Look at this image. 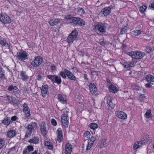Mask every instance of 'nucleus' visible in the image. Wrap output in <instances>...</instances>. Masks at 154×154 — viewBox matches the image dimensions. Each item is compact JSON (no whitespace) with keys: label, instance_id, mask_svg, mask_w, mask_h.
Masks as SVG:
<instances>
[{"label":"nucleus","instance_id":"44","mask_svg":"<svg viewBox=\"0 0 154 154\" xmlns=\"http://www.w3.org/2000/svg\"><path fill=\"white\" fill-rule=\"evenodd\" d=\"M7 97L8 100L11 102H13L15 100V98L12 96H7Z\"/></svg>","mask_w":154,"mask_h":154},{"label":"nucleus","instance_id":"24","mask_svg":"<svg viewBox=\"0 0 154 154\" xmlns=\"http://www.w3.org/2000/svg\"><path fill=\"white\" fill-rule=\"evenodd\" d=\"M20 76L21 79L24 81L26 80L28 78V76L26 75V72L24 71L21 72Z\"/></svg>","mask_w":154,"mask_h":154},{"label":"nucleus","instance_id":"25","mask_svg":"<svg viewBox=\"0 0 154 154\" xmlns=\"http://www.w3.org/2000/svg\"><path fill=\"white\" fill-rule=\"evenodd\" d=\"M28 142L34 144L38 143L39 142V139L37 137H34L33 138L29 140Z\"/></svg>","mask_w":154,"mask_h":154},{"label":"nucleus","instance_id":"11","mask_svg":"<svg viewBox=\"0 0 154 154\" xmlns=\"http://www.w3.org/2000/svg\"><path fill=\"white\" fill-rule=\"evenodd\" d=\"M111 9L109 7H106L103 8L100 12L102 16H106L108 15L111 11Z\"/></svg>","mask_w":154,"mask_h":154},{"label":"nucleus","instance_id":"27","mask_svg":"<svg viewBox=\"0 0 154 154\" xmlns=\"http://www.w3.org/2000/svg\"><path fill=\"white\" fill-rule=\"evenodd\" d=\"M75 10L77 11L78 14L81 16H82L85 13L84 9L80 8H77V9L75 8Z\"/></svg>","mask_w":154,"mask_h":154},{"label":"nucleus","instance_id":"39","mask_svg":"<svg viewBox=\"0 0 154 154\" xmlns=\"http://www.w3.org/2000/svg\"><path fill=\"white\" fill-rule=\"evenodd\" d=\"M151 111L150 110H148L146 113H145V115L146 118H150L151 117Z\"/></svg>","mask_w":154,"mask_h":154},{"label":"nucleus","instance_id":"28","mask_svg":"<svg viewBox=\"0 0 154 154\" xmlns=\"http://www.w3.org/2000/svg\"><path fill=\"white\" fill-rule=\"evenodd\" d=\"M147 138H148V137L147 135L144 136L142 138V140L140 142V144H141L142 146L143 144H145L147 143V142L148 141Z\"/></svg>","mask_w":154,"mask_h":154},{"label":"nucleus","instance_id":"47","mask_svg":"<svg viewBox=\"0 0 154 154\" xmlns=\"http://www.w3.org/2000/svg\"><path fill=\"white\" fill-rule=\"evenodd\" d=\"M91 143L88 141V144L86 148V150H88L90 149L93 144H91Z\"/></svg>","mask_w":154,"mask_h":154},{"label":"nucleus","instance_id":"34","mask_svg":"<svg viewBox=\"0 0 154 154\" xmlns=\"http://www.w3.org/2000/svg\"><path fill=\"white\" fill-rule=\"evenodd\" d=\"M89 127L91 129L94 130L98 127V125L96 123H92L89 125Z\"/></svg>","mask_w":154,"mask_h":154},{"label":"nucleus","instance_id":"64","mask_svg":"<svg viewBox=\"0 0 154 154\" xmlns=\"http://www.w3.org/2000/svg\"><path fill=\"white\" fill-rule=\"evenodd\" d=\"M15 149V148L14 147H13L12 148H11L9 149L8 152L9 153L10 152H11L12 150H14Z\"/></svg>","mask_w":154,"mask_h":154},{"label":"nucleus","instance_id":"58","mask_svg":"<svg viewBox=\"0 0 154 154\" xmlns=\"http://www.w3.org/2000/svg\"><path fill=\"white\" fill-rule=\"evenodd\" d=\"M143 27V25L142 24H140L137 26V29H139V30H140V31L142 29Z\"/></svg>","mask_w":154,"mask_h":154},{"label":"nucleus","instance_id":"56","mask_svg":"<svg viewBox=\"0 0 154 154\" xmlns=\"http://www.w3.org/2000/svg\"><path fill=\"white\" fill-rule=\"evenodd\" d=\"M56 69V67L54 65H52L51 66V69L52 72L55 71Z\"/></svg>","mask_w":154,"mask_h":154},{"label":"nucleus","instance_id":"12","mask_svg":"<svg viewBox=\"0 0 154 154\" xmlns=\"http://www.w3.org/2000/svg\"><path fill=\"white\" fill-rule=\"evenodd\" d=\"M23 111L27 117L30 116V111L27 104L24 103L23 105Z\"/></svg>","mask_w":154,"mask_h":154},{"label":"nucleus","instance_id":"16","mask_svg":"<svg viewBox=\"0 0 154 154\" xmlns=\"http://www.w3.org/2000/svg\"><path fill=\"white\" fill-rule=\"evenodd\" d=\"M33 150V147L32 146H28L25 149L23 152V154H29Z\"/></svg>","mask_w":154,"mask_h":154},{"label":"nucleus","instance_id":"4","mask_svg":"<svg viewBox=\"0 0 154 154\" xmlns=\"http://www.w3.org/2000/svg\"><path fill=\"white\" fill-rule=\"evenodd\" d=\"M43 58L40 56H37L35 57L34 60L32 62L31 64L34 67H37L42 62Z\"/></svg>","mask_w":154,"mask_h":154},{"label":"nucleus","instance_id":"49","mask_svg":"<svg viewBox=\"0 0 154 154\" xmlns=\"http://www.w3.org/2000/svg\"><path fill=\"white\" fill-rule=\"evenodd\" d=\"M23 90L24 92L26 94H29V90L26 87H23Z\"/></svg>","mask_w":154,"mask_h":154},{"label":"nucleus","instance_id":"45","mask_svg":"<svg viewBox=\"0 0 154 154\" xmlns=\"http://www.w3.org/2000/svg\"><path fill=\"white\" fill-rule=\"evenodd\" d=\"M60 75L63 78L65 79L66 78V74L65 72L61 71L60 73Z\"/></svg>","mask_w":154,"mask_h":154},{"label":"nucleus","instance_id":"22","mask_svg":"<svg viewBox=\"0 0 154 154\" xmlns=\"http://www.w3.org/2000/svg\"><path fill=\"white\" fill-rule=\"evenodd\" d=\"M60 21V19H53L49 21V23L51 26H54L57 25Z\"/></svg>","mask_w":154,"mask_h":154},{"label":"nucleus","instance_id":"41","mask_svg":"<svg viewBox=\"0 0 154 154\" xmlns=\"http://www.w3.org/2000/svg\"><path fill=\"white\" fill-rule=\"evenodd\" d=\"M5 144V140L2 139H0V149H2Z\"/></svg>","mask_w":154,"mask_h":154},{"label":"nucleus","instance_id":"62","mask_svg":"<svg viewBox=\"0 0 154 154\" xmlns=\"http://www.w3.org/2000/svg\"><path fill=\"white\" fill-rule=\"evenodd\" d=\"M152 49L151 48L149 47L148 48H147L146 51L148 52H149L151 51Z\"/></svg>","mask_w":154,"mask_h":154},{"label":"nucleus","instance_id":"48","mask_svg":"<svg viewBox=\"0 0 154 154\" xmlns=\"http://www.w3.org/2000/svg\"><path fill=\"white\" fill-rule=\"evenodd\" d=\"M105 141H101L99 143L98 145L99 146L100 148L103 147L104 146V145L105 144Z\"/></svg>","mask_w":154,"mask_h":154},{"label":"nucleus","instance_id":"36","mask_svg":"<svg viewBox=\"0 0 154 154\" xmlns=\"http://www.w3.org/2000/svg\"><path fill=\"white\" fill-rule=\"evenodd\" d=\"M55 75H48L47 77L48 79L51 80V81L54 82Z\"/></svg>","mask_w":154,"mask_h":154},{"label":"nucleus","instance_id":"61","mask_svg":"<svg viewBox=\"0 0 154 154\" xmlns=\"http://www.w3.org/2000/svg\"><path fill=\"white\" fill-rule=\"evenodd\" d=\"M91 74L92 75H97V73L95 71H92L91 72Z\"/></svg>","mask_w":154,"mask_h":154},{"label":"nucleus","instance_id":"38","mask_svg":"<svg viewBox=\"0 0 154 154\" xmlns=\"http://www.w3.org/2000/svg\"><path fill=\"white\" fill-rule=\"evenodd\" d=\"M146 8L147 7L146 6L144 5H143L140 8L139 11L143 13L145 11Z\"/></svg>","mask_w":154,"mask_h":154},{"label":"nucleus","instance_id":"35","mask_svg":"<svg viewBox=\"0 0 154 154\" xmlns=\"http://www.w3.org/2000/svg\"><path fill=\"white\" fill-rule=\"evenodd\" d=\"M3 122L5 125H8L11 122V121L9 119H5L3 121Z\"/></svg>","mask_w":154,"mask_h":154},{"label":"nucleus","instance_id":"43","mask_svg":"<svg viewBox=\"0 0 154 154\" xmlns=\"http://www.w3.org/2000/svg\"><path fill=\"white\" fill-rule=\"evenodd\" d=\"M96 138L95 137H91L90 139L88 140V141L91 143V144H93L94 141L96 140Z\"/></svg>","mask_w":154,"mask_h":154},{"label":"nucleus","instance_id":"6","mask_svg":"<svg viewBox=\"0 0 154 154\" xmlns=\"http://www.w3.org/2000/svg\"><path fill=\"white\" fill-rule=\"evenodd\" d=\"M94 27L95 30H98L101 33H104L106 32V27L103 24H98Z\"/></svg>","mask_w":154,"mask_h":154},{"label":"nucleus","instance_id":"3","mask_svg":"<svg viewBox=\"0 0 154 154\" xmlns=\"http://www.w3.org/2000/svg\"><path fill=\"white\" fill-rule=\"evenodd\" d=\"M78 35V32L76 30H74L69 35L67 38V42L68 43H72L75 40Z\"/></svg>","mask_w":154,"mask_h":154},{"label":"nucleus","instance_id":"20","mask_svg":"<svg viewBox=\"0 0 154 154\" xmlns=\"http://www.w3.org/2000/svg\"><path fill=\"white\" fill-rule=\"evenodd\" d=\"M48 91V86L45 85L42 86L41 92L43 96L45 97L47 94Z\"/></svg>","mask_w":154,"mask_h":154},{"label":"nucleus","instance_id":"42","mask_svg":"<svg viewBox=\"0 0 154 154\" xmlns=\"http://www.w3.org/2000/svg\"><path fill=\"white\" fill-rule=\"evenodd\" d=\"M123 65L124 67L126 69H129V67H130L129 63H128L126 62H124L123 64Z\"/></svg>","mask_w":154,"mask_h":154},{"label":"nucleus","instance_id":"9","mask_svg":"<svg viewBox=\"0 0 154 154\" xmlns=\"http://www.w3.org/2000/svg\"><path fill=\"white\" fill-rule=\"evenodd\" d=\"M115 114L117 117L123 119H125L127 118L126 114L122 111H116V112Z\"/></svg>","mask_w":154,"mask_h":154},{"label":"nucleus","instance_id":"59","mask_svg":"<svg viewBox=\"0 0 154 154\" xmlns=\"http://www.w3.org/2000/svg\"><path fill=\"white\" fill-rule=\"evenodd\" d=\"M13 86L12 85H11L9 86L8 89L10 91H11L13 90Z\"/></svg>","mask_w":154,"mask_h":154},{"label":"nucleus","instance_id":"15","mask_svg":"<svg viewBox=\"0 0 154 154\" xmlns=\"http://www.w3.org/2000/svg\"><path fill=\"white\" fill-rule=\"evenodd\" d=\"M146 80L152 85H154V77L151 75H148L146 76Z\"/></svg>","mask_w":154,"mask_h":154},{"label":"nucleus","instance_id":"18","mask_svg":"<svg viewBox=\"0 0 154 154\" xmlns=\"http://www.w3.org/2000/svg\"><path fill=\"white\" fill-rule=\"evenodd\" d=\"M57 140L59 142L61 141L63 138V135L61 129L59 128L58 129L57 132Z\"/></svg>","mask_w":154,"mask_h":154},{"label":"nucleus","instance_id":"21","mask_svg":"<svg viewBox=\"0 0 154 154\" xmlns=\"http://www.w3.org/2000/svg\"><path fill=\"white\" fill-rule=\"evenodd\" d=\"M16 134V132L15 131L11 130L8 131L7 137L11 138L14 137Z\"/></svg>","mask_w":154,"mask_h":154},{"label":"nucleus","instance_id":"53","mask_svg":"<svg viewBox=\"0 0 154 154\" xmlns=\"http://www.w3.org/2000/svg\"><path fill=\"white\" fill-rule=\"evenodd\" d=\"M145 97L143 94H141L139 97L140 100L141 101L145 99Z\"/></svg>","mask_w":154,"mask_h":154},{"label":"nucleus","instance_id":"54","mask_svg":"<svg viewBox=\"0 0 154 154\" xmlns=\"http://www.w3.org/2000/svg\"><path fill=\"white\" fill-rule=\"evenodd\" d=\"M71 17V16L70 15H69V16L68 15V16H66L65 17V19L69 20V21L70 22H70H71V19L72 17Z\"/></svg>","mask_w":154,"mask_h":154},{"label":"nucleus","instance_id":"5","mask_svg":"<svg viewBox=\"0 0 154 154\" xmlns=\"http://www.w3.org/2000/svg\"><path fill=\"white\" fill-rule=\"evenodd\" d=\"M0 21L4 24L10 23L11 22V20L8 16L0 14Z\"/></svg>","mask_w":154,"mask_h":154},{"label":"nucleus","instance_id":"55","mask_svg":"<svg viewBox=\"0 0 154 154\" xmlns=\"http://www.w3.org/2000/svg\"><path fill=\"white\" fill-rule=\"evenodd\" d=\"M51 123L54 126H56L57 125L56 121L54 119H51Z\"/></svg>","mask_w":154,"mask_h":154},{"label":"nucleus","instance_id":"46","mask_svg":"<svg viewBox=\"0 0 154 154\" xmlns=\"http://www.w3.org/2000/svg\"><path fill=\"white\" fill-rule=\"evenodd\" d=\"M84 135L85 137L88 138L90 137L91 134L89 131H86L84 133Z\"/></svg>","mask_w":154,"mask_h":154},{"label":"nucleus","instance_id":"26","mask_svg":"<svg viewBox=\"0 0 154 154\" xmlns=\"http://www.w3.org/2000/svg\"><path fill=\"white\" fill-rule=\"evenodd\" d=\"M44 145L47 146L49 149H51L53 148L52 143L49 141H46L44 143Z\"/></svg>","mask_w":154,"mask_h":154},{"label":"nucleus","instance_id":"51","mask_svg":"<svg viewBox=\"0 0 154 154\" xmlns=\"http://www.w3.org/2000/svg\"><path fill=\"white\" fill-rule=\"evenodd\" d=\"M75 100L77 102L80 101L82 99L80 95H78L75 97Z\"/></svg>","mask_w":154,"mask_h":154},{"label":"nucleus","instance_id":"40","mask_svg":"<svg viewBox=\"0 0 154 154\" xmlns=\"http://www.w3.org/2000/svg\"><path fill=\"white\" fill-rule=\"evenodd\" d=\"M0 44L3 46L5 47L7 46L8 45V43L6 42L5 41L0 40Z\"/></svg>","mask_w":154,"mask_h":154},{"label":"nucleus","instance_id":"19","mask_svg":"<svg viewBox=\"0 0 154 154\" xmlns=\"http://www.w3.org/2000/svg\"><path fill=\"white\" fill-rule=\"evenodd\" d=\"M57 97L58 100L62 103L65 104L66 103V98L62 94H58L57 95Z\"/></svg>","mask_w":154,"mask_h":154},{"label":"nucleus","instance_id":"31","mask_svg":"<svg viewBox=\"0 0 154 154\" xmlns=\"http://www.w3.org/2000/svg\"><path fill=\"white\" fill-rule=\"evenodd\" d=\"M79 18L76 17H72L71 19V23H72L75 24L77 25L78 21L79 20Z\"/></svg>","mask_w":154,"mask_h":154},{"label":"nucleus","instance_id":"30","mask_svg":"<svg viewBox=\"0 0 154 154\" xmlns=\"http://www.w3.org/2000/svg\"><path fill=\"white\" fill-rule=\"evenodd\" d=\"M109 91L114 93L117 92V89L116 87L113 85H110L109 87Z\"/></svg>","mask_w":154,"mask_h":154},{"label":"nucleus","instance_id":"57","mask_svg":"<svg viewBox=\"0 0 154 154\" xmlns=\"http://www.w3.org/2000/svg\"><path fill=\"white\" fill-rule=\"evenodd\" d=\"M127 31V30L125 28H123L122 29L121 33L122 34H124Z\"/></svg>","mask_w":154,"mask_h":154},{"label":"nucleus","instance_id":"7","mask_svg":"<svg viewBox=\"0 0 154 154\" xmlns=\"http://www.w3.org/2000/svg\"><path fill=\"white\" fill-rule=\"evenodd\" d=\"M28 54L25 51L18 52L17 54V57L20 60H25L28 58Z\"/></svg>","mask_w":154,"mask_h":154},{"label":"nucleus","instance_id":"17","mask_svg":"<svg viewBox=\"0 0 154 154\" xmlns=\"http://www.w3.org/2000/svg\"><path fill=\"white\" fill-rule=\"evenodd\" d=\"M72 151V146L69 143L66 145L65 153V154H70Z\"/></svg>","mask_w":154,"mask_h":154},{"label":"nucleus","instance_id":"32","mask_svg":"<svg viewBox=\"0 0 154 154\" xmlns=\"http://www.w3.org/2000/svg\"><path fill=\"white\" fill-rule=\"evenodd\" d=\"M142 146L141 144H140V141L136 142L134 144V149H137Z\"/></svg>","mask_w":154,"mask_h":154},{"label":"nucleus","instance_id":"1","mask_svg":"<svg viewBox=\"0 0 154 154\" xmlns=\"http://www.w3.org/2000/svg\"><path fill=\"white\" fill-rule=\"evenodd\" d=\"M128 54L133 58L136 59H142L144 56L145 55L144 53L139 51H131Z\"/></svg>","mask_w":154,"mask_h":154},{"label":"nucleus","instance_id":"13","mask_svg":"<svg viewBox=\"0 0 154 154\" xmlns=\"http://www.w3.org/2000/svg\"><path fill=\"white\" fill-rule=\"evenodd\" d=\"M27 131H26L25 135V137H28L30 136L32 133V130L33 128V126L31 124L28 125L27 126Z\"/></svg>","mask_w":154,"mask_h":154},{"label":"nucleus","instance_id":"10","mask_svg":"<svg viewBox=\"0 0 154 154\" xmlns=\"http://www.w3.org/2000/svg\"><path fill=\"white\" fill-rule=\"evenodd\" d=\"M64 72L68 79L72 81H75L76 78L71 72L66 69H64Z\"/></svg>","mask_w":154,"mask_h":154},{"label":"nucleus","instance_id":"2","mask_svg":"<svg viewBox=\"0 0 154 154\" xmlns=\"http://www.w3.org/2000/svg\"><path fill=\"white\" fill-rule=\"evenodd\" d=\"M61 121L65 127H68L69 123L67 111L63 112V114L61 117Z\"/></svg>","mask_w":154,"mask_h":154},{"label":"nucleus","instance_id":"63","mask_svg":"<svg viewBox=\"0 0 154 154\" xmlns=\"http://www.w3.org/2000/svg\"><path fill=\"white\" fill-rule=\"evenodd\" d=\"M145 86L146 87L149 88H150L151 87V85L149 83L146 84Z\"/></svg>","mask_w":154,"mask_h":154},{"label":"nucleus","instance_id":"8","mask_svg":"<svg viewBox=\"0 0 154 154\" xmlns=\"http://www.w3.org/2000/svg\"><path fill=\"white\" fill-rule=\"evenodd\" d=\"M40 131L42 134L44 136L46 135L47 133V129L45 122H42L40 125Z\"/></svg>","mask_w":154,"mask_h":154},{"label":"nucleus","instance_id":"37","mask_svg":"<svg viewBox=\"0 0 154 154\" xmlns=\"http://www.w3.org/2000/svg\"><path fill=\"white\" fill-rule=\"evenodd\" d=\"M79 20L78 21L77 24V25H79V26H83L85 24V22L84 21L80 18H79Z\"/></svg>","mask_w":154,"mask_h":154},{"label":"nucleus","instance_id":"23","mask_svg":"<svg viewBox=\"0 0 154 154\" xmlns=\"http://www.w3.org/2000/svg\"><path fill=\"white\" fill-rule=\"evenodd\" d=\"M113 98L110 96H108L107 97V103L110 107L113 108L115 106V105L112 103Z\"/></svg>","mask_w":154,"mask_h":154},{"label":"nucleus","instance_id":"14","mask_svg":"<svg viewBox=\"0 0 154 154\" xmlns=\"http://www.w3.org/2000/svg\"><path fill=\"white\" fill-rule=\"evenodd\" d=\"M89 89L91 93L92 94H96L97 91V89L96 86L92 83L90 84Z\"/></svg>","mask_w":154,"mask_h":154},{"label":"nucleus","instance_id":"60","mask_svg":"<svg viewBox=\"0 0 154 154\" xmlns=\"http://www.w3.org/2000/svg\"><path fill=\"white\" fill-rule=\"evenodd\" d=\"M11 119L13 121H15L17 119V117L16 116H13L11 118Z\"/></svg>","mask_w":154,"mask_h":154},{"label":"nucleus","instance_id":"50","mask_svg":"<svg viewBox=\"0 0 154 154\" xmlns=\"http://www.w3.org/2000/svg\"><path fill=\"white\" fill-rule=\"evenodd\" d=\"M0 75L2 77L4 75V71L3 70L1 66H0Z\"/></svg>","mask_w":154,"mask_h":154},{"label":"nucleus","instance_id":"33","mask_svg":"<svg viewBox=\"0 0 154 154\" xmlns=\"http://www.w3.org/2000/svg\"><path fill=\"white\" fill-rule=\"evenodd\" d=\"M132 33L135 36H138L141 33L140 31L138 30H135L132 32Z\"/></svg>","mask_w":154,"mask_h":154},{"label":"nucleus","instance_id":"29","mask_svg":"<svg viewBox=\"0 0 154 154\" xmlns=\"http://www.w3.org/2000/svg\"><path fill=\"white\" fill-rule=\"evenodd\" d=\"M54 82L56 83L59 85L60 84L61 82L60 77L59 76L55 75Z\"/></svg>","mask_w":154,"mask_h":154},{"label":"nucleus","instance_id":"52","mask_svg":"<svg viewBox=\"0 0 154 154\" xmlns=\"http://www.w3.org/2000/svg\"><path fill=\"white\" fill-rule=\"evenodd\" d=\"M136 62L133 61H132L129 63V66L130 67H132L135 65Z\"/></svg>","mask_w":154,"mask_h":154}]
</instances>
